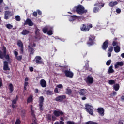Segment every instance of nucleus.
<instances>
[{"instance_id":"13","label":"nucleus","mask_w":124,"mask_h":124,"mask_svg":"<svg viewBox=\"0 0 124 124\" xmlns=\"http://www.w3.org/2000/svg\"><path fill=\"white\" fill-rule=\"evenodd\" d=\"M109 46V41L108 40H106V41L103 43L102 46V49L103 50H106Z\"/></svg>"},{"instance_id":"20","label":"nucleus","mask_w":124,"mask_h":124,"mask_svg":"<svg viewBox=\"0 0 124 124\" xmlns=\"http://www.w3.org/2000/svg\"><path fill=\"white\" fill-rule=\"evenodd\" d=\"M8 16H12V14H11V12L9 11H6L4 15L5 20H8V19H9Z\"/></svg>"},{"instance_id":"18","label":"nucleus","mask_w":124,"mask_h":124,"mask_svg":"<svg viewBox=\"0 0 124 124\" xmlns=\"http://www.w3.org/2000/svg\"><path fill=\"white\" fill-rule=\"evenodd\" d=\"M46 118L48 121H53V122L57 120V117H56L55 115L52 116L51 114H48Z\"/></svg>"},{"instance_id":"61","label":"nucleus","mask_w":124,"mask_h":124,"mask_svg":"<svg viewBox=\"0 0 124 124\" xmlns=\"http://www.w3.org/2000/svg\"><path fill=\"white\" fill-rule=\"evenodd\" d=\"M112 45L113 46H116V45H117V43L116 41H113V43H112Z\"/></svg>"},{"instance_id":"15","label":"nucleus","mask_w":124,"mask_h":124,"mask_svg":"<svg viewBox=\"0 0 124 124\" xmlns=\"http://www.w3.org/2000/svg\"><path fill=\"white\" fill-rule=\"evenodd\" d=\"M64 73L66 77H69L70 78H72V77H73V73L71 71L65 70L64 71Z\"/></svg>"},{"instance_id":"1","label":"nucleus","mask_w":124,"mask_h":124,"mask_svg":"<svg viewBox=\"0 0 124 124\" xmlns=\"http://www.w3.org/2000/svg\"><path fill=\"white\" fill-rule=\"evenodd\" d=\"M73 12H77L79 15H83L85 13L88 12V10L85 9V7L82 5H78L77 6L74 7L72 10Z\"/></svg>"},{"instance_id":"46","label":"nucleus","mask_w":124,"mask_h":124,"mask_svg":"<svg viewBox=\"0 0 124 124\" xmlns=\"http://www.w3.org/2000/svg\"><path fill=\"white\" fill-rule=\"evenodd\" d=\"M15 124H21V120L20 119H17L15 122Z\"/></svg>"},{"instance_id":"62","label":"nucleus","mask_w":124,"mask_h":124,"mask_svg":"<svg viewBox=\"0 0 124 124\" xmlns=\"http://www.w3.org/2000/svg\"><path fill=\"white\" fill-rule=\"evenodd\" d=\"M116 94H117V92L113 91L112 93V95L115 96V95H116Z\"/></svg>"},{"instance_id":"45","label":"nucleus","mask_w":124,"mask_h":124,"mask_svg":"<svg viewBox=\"0 0 124 124\" xmlns=\"http://www.w3.org/2000/svg\"><path fill=\"white\" fill-rule=\"evenodd\" d=\"M111 60L110 59L108 60L106 62V65H107L108 66H109V65L111 64Z\"/></svg>"},{"instance_id":"9","label":"nucleus","mask_w":124,"mask_h":124,"mask_svg":"<svg viewBox=\"0 0 124 124\" xmlns=\"http://www.w3.org/2000/svg\"><path fill=\"white\" fill-rule=\"evenodd\" d=\"M17 44L19 47H20V53L23 54L24 53V45L23 44V42H22V41L19 40L17 42Z\"/></svg>"},{"instance_id":"28","label":"nucleus","mask_w":124,"mask_h":124,"mask_svg":"<svg viewBox=\"0 0 124 124\" xmlns=\"http://www.w3.org/2000/svg\"><path fill=\"white\" fill-rule=\"evenodd\" d=\"M29 33H30V31L27 29L23 30L22 32L21 33L22 35H27V34H29Z\"/></svg>"},{"instance_id":"6","label":"nucleus","mask_w":124,"mask_h":124,"mask_svg":"<svg viewBox=\"0 0 124 124\" xmlns=\"http://www.w3.org/2000/svg\"><path fill=\"white\" fill-rule=\"evenodd\" d=\"M34 62H35L36 64H44V62H43V59L41 58V56H36L34 59Z\"/></svg>"},{"instance_id":"2","label":"nucleus","mask_w":124,"mask_h":124,"mask_svg":"<svg viewBox=\"0 0 124 124\" xmlns=\"http://www.w3.org/2000/svg\"><path fill=\"white\" fill-rule=\"evenodd\" d=\"M7 50L5 46H3L2 47V51L0 50V59H6L7 61L10 60L9 54H7Z\"/></svg>"},{"instance_id":"39","label":"nucleus","mask_w":124,"mask_h":124,"mask_svg":"<svg viewBox=\"0 0 124 124\" xmlns=\"http://www.w3.org/2000/svg\"><path fill=\"white\" fill-rule=\"evenodd\" d=\"M16 20L17 22H20L21 21V17H20V16L17 15L16 16Z\"/></svg>"},{"instance_id":"48","label":"nucleus","mask_w":124,"mask_h":124,"mask_svg":"<svg viewBox=\"0 0 124 124\" xmlns=\"http://www.w3.org/2000/svg\"><path fill=\"white\" fill-rule=\"evenodd\" d=\"M116 12L118 13V14H120V13H121L122 12V11L121 10V9L118 8L116 9Z\"/></svg>"},{"instance_id":"43","label":"nucleus","mask_w":124,"mask_h":124,"mask_svg":"<svg viewBox=\"0 0 124 124\" xmlns=\"http://www.w3.org/2000/svg\"><path fill=\"white\" fill-rule=\"evenodd\" d=\"M16 59L17 61H22V55L17 56L16 57Z\"/></svg>"},{"instance_id":"35","label":"nucleus","mask_w":124,"mask_h":124,"mask_svg":"<svg viewBox=\"0 0 124 124\" xmlns=\"http://www.w3.org/2000/svg\"><path fill=\"white\" fill-rule=\"evenodd\" d=\"M28 85H29V78L28 77H26L25 78L24 86L28 87Z\"/></svg>"},{"instance_id":"51","label":"nucleus","mask_w":124,"mask_h":124,"mask_svg":"<svg viewBox=\"0 0 124 124\" xmlns=\"http://www.w3.org/2000/svg\"><path fill=\"white\" fill-rule=\"evenodd\" d=\"M12 104H17V101L15 99L13 100L12 101Z\"/></svg>"},{"instance_id":"14","label":"nucleus","mask_w":124,"mask_h":124,"mask_svg":"<svg viewBox=\"0 0 124 124\" xmlns=\"http://www.w3.org/2000/svg\"><path fill=\"white\" fill-rule=\"evenodd\" d=\"M97 111L98 114H99V115L101 116V117H103V116H104V112L105 110H104V108H98L97 109Z\"/></svg>"},{"instance_id":"5","label":"nucleus","mask_w":124,"mask_h":124,"mask_svg":"<svg viewBox=\"0 0 124 124\" xmlns=\"http://www.w3.org/2000/svg\"><path fill=\"white\" fill-rule=\"evenodd\" d=\"M93 106L86 104L85 105V109L86 112H87V113H89V114H90V115H91V116H93Z\"/></svg>"},{"instance_id":"42","label":"nucleus","mask_w":124,"mask_h":124,"mask_svg":"<svg viewBox=\"0 0 124 124\" xmlns=\"http://www.w3.org/2000/svg\"><path fill=\"white\" fill-rule=\"evenodd\" d=\"M108 83L109 85H114L115 84V80H109L108 81Z\"/></svg>"},{"instance_id":"54","label":"nucleus","mask_w":124,"mask_h":124,"mask_svg":"<svg viewBox=\"0 0 124 124\" xmlns=\"http://www.w3.org/2000/svg\"><path fill=\"white\" fill-rule=\"evenodd\" d=\"M109 52H113V46H110L108 48Z\"/></svg>"},{"instance_id":"55","label":"nucleus","mask_w":124,"mask_h":124,"mask_svg":"<svg viewBox=\"0 0 124 124\" xmlns=\"http://www.w3.org/2000/svg\"><path fill=\"white\" fill-rule=\"evenodd\" d=\"M33 15L34 17H37V12H33Z\"/></svg>"},{"instance_id":"23","label":"nucleus","mask_w":124,"mask_h":124,"mask_svg":"<svg viewBox=\"0 0 124 124\" xmlns=\"http://www.w3.org/2000/svg\"><path fill=\"white\" fill-rule=\"evenodd\" d=\"M40 84L42 88H46L47 87V82L44 79H41Z\"/></svg>"},{"instance_id":"4","label":"nucleus","mask_w":124,"mask_h":124,"mask_svg":"<svg viewBox=\"0 0 124 124\" xmlns=\"http://www.w3.org/2000/svg\"><path fill=\"white\" fill-rule=\"evenodd\" d=\"M94 41H95V36L93 35H90L88 37V41L87 42L88 46H92L94 44Z\"/></svg>"},{"instance_id":"30","label":"nucleus","mask_w":124,"mask_h":124,"mask_svg":"<svg viewBox=\"0 0 124 124\" xmlns=\"http://www.w3.org/2000/svg\"><path fill=\"white\" fill-rule=\"evenodd\" d=\"M113 89L116 92L119 91V90H120V85L119 84H114V86H113Z\"/></svg>"},{"instance_id":"10","label":"nucleus","mask_w":124,"mask_h":124,"mask_svg":"<svg viewBox=\"0 0 124 124\" xmlns=\"http://www.w3.org/2000/svg\"><path fill=\"white\" fill-rule=\"evenodd\" d=\"M32 109V105H31V114L33 118H35V119H33V122L34 124H37V122H36V118H35V114H34V110Z\"/></svg>"},{"instance_id":"37","label":"nucleus","mask_w":124,"mask_h":124,"mask_svg":"<svg viewBox=\"0 0 124 124\" xmlns=\"http://www.w3.org/2000/svg\"><path fill=\"white\" fill-rule=\"evenodd\" d=\"M46 94L47 95H52V94H53V91L48 90L46 91Z\"/></svg>"},{"instance_id":"19","label":"nucleus","mask_w":124,"mask_h":124,"mask_svg":"<svg viewBox=\"0 0 124 124\" xmlns=\"http://www.w3.org/2000/svg\"><path fill=\"white\" fill-rule=\"evenodd\" d=\"M28 52H29V56H31L34 54V48L31 47V46L28 45Z\"/></svg>"},{"instance_id":"38","label":"nucleus","mask_w":124,"mask_h":124,"mask_svg":"<svg viewBox=\"0 0 124 124\" xmlns=\"http://www.w3.org/2000/svg\"><path fill=\"white\" fill-rule=\"evenodd\" d=\"M6 27L7 29H11L13 28V25H12L10 24H6Z\"/></svg>"},{"instance_id":"11","label":"nucleus","mask_w":124,"mask_h":124,"mask_svg":"<svg viewBox=\"0 0 124 124\" xmlns=\"http://www.w3.org/2000/svg\"><path fill=\"white\" fill-rule=\"evenodd\" d=\"M85 81L87 84H93L94 81L93 78L91 76H88L87 77Z\"/></svg>"},{"instance_id":"3","label":"nucleus","mask_w":124,"mask_h":124,"mask_svg":"<svg viewBox=\"0 0 124 124\" xmlns=\"http://www.w3.org/2000/svg\"><path fill=\"white\" fill-rule=\"evenodd\" d=\"M93 28V25L92 24H82L80 27V30L82 31L87 32L90 31V29Z\"/></svg>"},{"instance_id":"63","label":"nucleus","mask_w":124,"mask_h":124,"mask_svg":"<svg viewBox=\"0 0 124 124\" xmlns=\"http://www.w3.org/2000/svg\"><path fill=\"white\" fill-rule=\"evenodd\" d=\"M35 93H38V89L36 88L35 90Z\"/></svg>"},{"instance_id":"56","label":"nucleus","mask_w":124,"mask_h":124,"mask_svg":"<svg viewBox=\"0 0 124 124\" xmlns=\"http://www.w3.org/2000/svg\"><path fill=\"white\" fill-rule=\"evenodd\" d=\"M54 93H59V90H58V88H55L54 89Z\"/></svg>"},{"instance_id":"57","label":"nucleus","mask_w":124,"mask_h":124,"mask_svg":"<svg viewBox=\"0 0 124 124\" xmlns=\"http://www.w3.org/2000/svg\"><path fill=\"white\" fill-rule=\"evenodd\" d=\"M29 70H30V71H31V72H32V71H33V67H30L29 68Z\"/></svg>"},{"instance_id":"21","label":"nucleus","mask_w":124,"mask_h":124,"mask_svg":"<svg viewBox=\"0 0 124 124\" xmlns=\"http://www.w3.org/2000/svg\"><path fill=\"white\" fill-rule=\"evenodd\" d=\"M60 121H56L54 123V124H64V118L62 116H61L60 118Z\"/></svg>"},{"instance_id":"29","label":"nucleus","mask_w":124,"mask_h":124,"mask_svg":"<svg viewBox=\"0 0 124 124\" xmlns=\"http://www.w3.org/2000/svg\"><path fill=\"white\" fill-rule=\"evenodd\" d=\"M9 90L10 91V93H12V92H13V91H14V89L13 87V84H12V83H10L9 85Z\"/></svg>"},{"instance_id":"41","label":"nucleus","mask_w":124,"mask_h":124,"mask_svg":"<svg viewBox=\"0 0 124 124\" xmlns=\"http://www.w3.org/2000/svg\"><path fill=\"white\" fill-rule=\"evenodd\" d=\"M85 124H98V123L93 121H88L86 122Z\"/></svg>"},{"instance_id":"47","label":"nucleus","mask_w":124,"mask_h":124,"mask_svg":"<svg viewBox=\"0 0 124 124\" xmlns=\"http://www.w3.org/2000/svg\"><path fill=\"white\" fill-rule=\"evenodd\" d=\"M48 35H52L53 34V31L52 30H49L47 31Z\"/></svg>"},{"instance_id":"50","label":"nucleus","mask_w":124,"mask_h":124,"mask_svg":"<svg viewBox=\"0 0 124 124\" xmlns=\"http://www.w3.org/2000/svg\"><path fill=\"white\" fill-rule=\"evenodd\" d=\"M67 124H75V123L73 121H68L67 122Z\"/></svg>"},{"instance_id":"34","label":"nucleus","mask_w":124,"mask_h":124,"mask_svg":"<svg viewBox=\"0 0 124 124\" xmlns=\"http://www.w3.org/2000/svg\"><path fill=\"white\" fill-rule=\"evenodd\" d=\"M49 30V28L47 27H45L42 29L43 32L44 33H47L48 32V30Z\"/></svg>"},{"instance_id":"53","label":"nucleus","mask_w":124,"mask_h":124,"mask_svg":"<svg viewBox=\"0 0 124 124\" xmlns=\"http://www.w3.org/2000/svg\"><path fill=\"white\" fill-rule=\"evenodd\" d=\"M2 79L1 78H0V88H1L2 87Z\"/></svg>"},{"instance_id":"24","label":"nucleus","mask_w":124,"mask_h":124,"mask_svg":"<svg viewBox=\"0 0 124 124\" xmlns=\"http://www.w3.org/2000/svg\"><path fill=\"white\" fill-rule=\"evenodd\" d=\"M123 65H124V62H123L122 61H120L117 62L114 66L115 68H119V66H123Z\"/></svg>"},{"instance_id":"49","label":"nucleus","mask_w":124,"mask_h":124,"mask_svg":"<svg viewBox=\"0 0 124 124\" xmlns=\"http://www.w3.org/2000/svg\"><path fill=\"white\" fill-rule=\"evenodd\" d=\"M57 88H59V89H62L63 88V86H62V84H59L57 86Z\"/></svg>"},{"instance_id":"12","label":"nucleus","mask_w":124,"mask_h":124,"mask_svg":"<svg viewBox=\"0 0 124 124\" xmlns=\"http://www.w3.org/2000/svg\"><path fill=\"white\" fill-rule=\"evenodd\" d=\"M66 98V95H62L57 97L55 98L56 101H58V102H62L63 101V99H65Z\"/></svg>"},{"instance_id":"25","label":"nucleus","mask_w":124,"mask_h":124,"mask_svg":"<svg viewBox=\"0 0 124 124\" xmlns=\"http://www.w3.org/2000/svg\"><path fill=\"white\" fill-rule=\"evenodd\" d=\"M80 95H82V96H85L86 95V90L85 89H82L79 91Z\"/></svg>"},{"instance_id":"64","label":"nucleus","mask_w":124,"mask_h":124,"mask_svg":"<svg viewBox=\"0 0 124 124\" xmlns=\"http://www.w3.org/2000/svg\"><path fill=\"white\" fill-rule=\"evenodd\" d=\"M121 57L124 59V53L121 54Z\"/></svg>"},{"instance_id":"52","label":"nucleus","mask_w":124,"mask_h":124,"mask_svg":"<svg viewBox=\"0 0 124 124\" xmlns=\"http://www.w3.org/2000/svg\"><path fill=\"white\" fill-rule=\"evenodd\" d=\"M18 54L19 53H18V52H17V51H14V55H15V58H16L17 56H18Z\"/></svg>"},{"instance_id":"44","label":"nucleus","mask_w":124,"mask_h":124,"mask_svg":"<svg viewBox=\"0 0 124 124\" xmlns=\"http://www.w3.org/2000/svg\"><path fill=\"white\" fill-rule=\"evenodd\" d=\"M87 53H88V52H87V51H86V50L83 51L82 52L81 54H82V55L83 58H84V57H86V56H87Z\"/></svg>"},{"instance_id":"7","label":"nucleus","mask_w":124,"mask_h":124,"mask_svg":"<svg viewBox=\"0 0 124 124\" xmlns=\"http://www.w3.org/2000/svg\"><path fill=\"white\" fill-rule=\"evenodd\" d=\"M44 102V97L43 96H40L39 98V109L41 112H42L44 108H43V103Z\"/></svg>"},{"instance_id":"60","label":"nucleus","mask_w":124,"mask_h":124,"mask_svg":"<svg viewBox=\"0 0 124 124\" xmlns=\"http://www.w3.org/2000/svg\"><path fill=\"white\" fill-rule=\"evenodd\" d=\"M38 31H39V29H37L35 31V34H37L38 33Z\"/></svg>"},{"instance_id":"32","label":"nucleus","mask_w":124,"mask_h":124,"mask_svg":"<svg viewBox=\"0 0 124 124\" xmlns=\"http://www.w3.org/2000/svg\"><path fill=\"white\" fill-rule=\"evenodd\" d=\"M72 93V91L71 90V89H70L69 88H67L66 89L65 93L66 94H68V95H70V94H71Z\"/></svg>"},{"instance_id":"27","label":"nucleus","mask_w":124,"mask_h":124,"mask_svg":"<svg viewBox=\"0 0 124 124\" xmlns=\"http://www.w3.org/2000/svg\"><path fill=\"white\" fill-rule=\"evenodd\" d=\"M114 51L115 53H119L121 51V47L119 46H116L114 47Z\"/></svg>"},{"instance_id":"8","label":"nucleus","mask_w":124,"mask_h":124,"mask_svg":"<svg viewBox=\"0 0 124 124\" xmlns=\"http://www.w3.org/2000/svg\"><path fill=\"white\" fill-rule=\"evenodd\" d=\"M53 114L54 115V117L57 118L58 117H61L62 116H64V112H63L62 110H54L53 111Z\"/></svg>"},{"instance_id":"22","label":"nucleus","mask_w":124,"mask_h":124,"mask_svg":"<svg viewBox=\"0 0 124 124\" xmlns=\"http://www.w3.org/2000/svg\"><path fill=\"white\" fill-rule=\"evenodd\" d=\"M94 6H96L93 8V12L94 13H97V12H98L99 11V8L100 7V5L98 4H96L94 5Z\"/></svg>"},{"instance_id":"59","label":"nucleus","mask_w":124,"mask_h":124,"mask_svg":"<svg viewBox=\"0 0 124 124\" xmlns=\"http://www.w3.org/2000/svg\"><path fill=\"white\" fill-rule=\"evenodd\" d=\"M121 101L124 102V96H122L120 98Z\"/></svg>"},{"instance_id":"26","label":"nucleus","mask_w":124,"mask_h":124,"mask_svg":"<svg viewBox=\"0 0 124 124\" xmlns=\"http://www.w3.org/2000/svg\"><path fill=\"white\" fill-rule=\"evenodd\" d=\"M33 101V98L32 95H30L27 100V103H31Z\"/></svg>"},{"instance_id":"36","label":"nucleus","mask_w":124,"mask_h":124,"mask_svg":"<svg viewBox=\"0 0 124 124\" xmlns=\"http://www.w3.org/2000/svg\"><path fill=\"white\" fill-rule=\"evenodd\" d=\"M108 71V73H113V72H114V69H113V65H111L109 67Z\"/></svg>"},{"instance_id":"33","label":"nucleus","mask_w":124,"mask_h":124,"mask_svg":"<svg viewBox=\"0 0 124 124\" xmlns=\"http://www.w3.org/2000/svg\"><path fill=\"white\" fill-rule=\"evenodd\" d=\"M117 4H118V2H117V1L110 2L109 3V6H110V7H113L117 5Z\"/></svg>"},{"instance_id":"58","label":"nucleus","mask_w":124,"mask_h":124,"mask_svg":"<svg viewBox=\"0 0 124 124\" xmlns=\"http://www.w3.org/2000/svg\"><path fill=\"white\" fill-rule=\"evenodd\" d=\"M37 12L39 15H41V14H42V12L39 10H37Z\"/></svg>"},{"instance_id":"17","label":"nucleus","mask_w":124,"mask_h":124,"mask_svg":"<svg viewBox=\"0 0 124 124\" xmlns=\"http://www.w3.org/2000/svg\"><path fill=\"white\" fill-rule=\"evenodd\" d=\"M28 25V26L30 27H32V26L34 25V23L30 18H27L25 21L24 25Z\"/></svg>"},{"instance_id":"31","label":"nucleus","mask_w":124,"mask_h":124,"mask_svg":"<svg viewBox=\"0 0 124 124\" xmlns=\"http://www.w3.org/2000/svg\"><path fill=\"white\" fill-rule=\"evenodd\" d=\"M86 70H89V71H92V68L89 67V61H87V64L84 66Z\"/></svg>"},{"instance_id":"40","label":"nucleus","mask_w":124,"mask_h":124,"mask_svg":"<svg viewBox=\"0 0 124 124\" xmlns=\"http://www.w3.org/2000/svg\"><path fill=\"white\" fill-rule=\"evenodd\" d=\"M71 18H72V21H74L76 19H77L78 16L76 15H73V16H70Z\"/></svg>"},{"instance_id":"16","label":"nucleus","mask_w":124,"mask_h":124,"mask_svg":"<svg viewBox=\"0 0 124 124\" xmlns=\"http://www.w3.org/2000/svg\"><path fill=\"white\" fill-rule=\"evenodd\" d=\"M3 70L4 71H7V70H10V68L8 65V62L7 61H4L3 62Z\"/></svg>"}]
</instances>
